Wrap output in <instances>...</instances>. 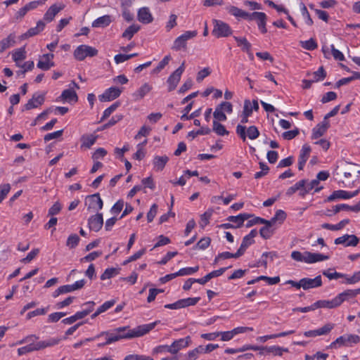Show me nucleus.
I'll list each match as a JSON object with an SVG mask.
<instances>
[{
	"label": "nucleus",
	"mask_w": 360,
	"mask_h": 360,
	"mask_svg": "<svg viewBox=\"0 0 360 360\" xmlns=\"http://www.w3.org/2000/svg\"><path fill=\"white\" fill-rule=\"evenodd\" d=\"M156 325V322L144 324L137 326L131 330L128 326L119 327L112 331H104L96 335V339L101 336L105 337V342H101L98 345L99 347H104L107 345L112 344L122 339H131L134 338L141 337L149 331L153 330Z\"/></svg>",
	"instance_id": "1"
},
{
	"label": "nucleus",
	"mask_w": 360,
	"mask_h": 360,
	"mask_svg": "<svg viewBox=\"0 0 360 360\" xmlns=\"http://www.w3.org/2000/svg\"><path fill=\"white\" fill-rule=\"evenodd\" d=\"M39 340V337L35 335H30L18 342V345L27 344V345L18 349L19 356L33 352L37 350L35 341Z\"/></svg>",
	"instance_id": "2"
},
{
	"label": "nucleus",
	"mask_w": 360,
	"mask_h": 360,
	"mask_svg": "<svg viewBox=\"0 0 360 360\" xmlns=\"http://www.w3.org/2000/svg\"><path fill=\"white\" fill-rule=\"evenodd\" d=\"M360 341V337L357 335L346 334L338 338L330 345V348H337L338 347H351L353 344H357Z\"/></svg>",
	"instance_id": "3"
},
{
	"label": "nucleus",
	"mask_w": 360,
	"mask_h": 360,
	"mask_svg": "<svg viewBox=\"0 0 360 360\" xmlns=\"http://www.w3.org/2000/svg\"><path fill=\"white\" fill-rule=\"evenodd\" d=\"M198 34L196 30L186 31L181 35L178 37L174 41L172 49L174 51H180L181 49H186L187 46V41L195 37Z\"/></svg>",
	"instance_id": "4"
},
{
	"label": "nucleus",
	"mask_w": 360,
	"mask_h": 360,
	"mask_svg": "<svg viewBox=\"0 0 360 360\" xmlns=\"http://www.w3.org/2000/svg\"><path fill=\"white\" fill-rule=\"evenodd\" d=\"M98 50L88 45H79L74 51V57L77 60H84L86 57H94L98 54Z\"/></svg>",
	"instance_id": "5"
},
{
	"label": "nucleus",
	"mask_w": 360,
	"mask_h": 360,
	"mask_svg": "<svg viewBox=\"0 0 360 360\" xmlns=\"http://www.w3.org/2000/svg\"><path fill=\"white\" fill-rule=\"evenodd\" d=\"M236 133L243 141L246 140V136L250 139L254 140L259 136V131L255 126L248 127L246 133V127L243 125L238 124L236 127Z\"/></svg>",
	"instance_id": "6"
},
{
	"label": "nucleus",
	"mask_w": 360,
	"mask_h": 360,
	"mask_svg": "<svg viewBox=\"0 0 360 360\" xmlns=\"http://www.w3.org/2000/svg\"><path fill=\"white\" fill-rule=\"evenodd\" d=\"M213 25L212 34L216 37H226L231 34V29L227 23L221 20H214Z\"/></svg>",
	"instance_id": "7"
},
{
	"label": "nucleus",
	"mask_w": 360,
	"mask_h": 360,
	"mask_svg": "<svg viewBox=\"0 0 360 360\" xmlns=\"http://www.w3.org/2000/svg\"><path fill=\"white\" fill-rule=\"evenodd\" d=\"M184 70L185 62H183L181 65L169 77L167 81L169 91H172L176 89Z\"/></svg>",
	"instance_id": "8"
},
{
	"label": "nucleus",
	"mask_w": 360,
	"mask_h": 360,
	"mask_svg": "<svg viewBox=\"0 0 360 360\" xmlns=\"http://www.w3.org/2000/svg\"><path fill=\"white\" fill-rule=\"evenodd\" d=\"M85 205L87 206L89 211H97L103 208V200L99 193L93 194L87 196Z\"/></svg>",
	"instance_id": "9"
},
{
	"label": "nucleus",
	"mask_w": 360,
	"mask_h": 360,
	"mask_svg": "<svg viewBox=\"0 0 360 360\" xmlns=\"http://www.w3.org/2000/svg\"><path fill=\"white\" fill-rule=\"evenodd\" d=\"M45 93L38 94L35 93L33 94L31 99L25 105L24 109L26 110H31L32 108H38L41 105L45 100Z\"/></svg>",
	"instance_id": "10"
},
{
	"label": "nucleus",
	"mask_w": 360,
	"mask_h": 360,
	"mask_svg": "<svg viewBox=\"0 0 360 360\" xmlns=\"http://www.w3.org/2000/svg\"><path fill=\"white\" fill-rule=\"evenodd\" d=\"M360 193V188L354 191H347L343 190H338L334 191L328 198V201H333L335 199H349L356 196Z\"/></svg>",
	"instance_id": "11"
},
{
	"label": "nucleus",
	"mask_w": 360,
	"mask_h": 360,
	"mask_svg": "<svg viewBox=\"0 0 360 360\" xmlns=\"http://www.w3.org/2000/svg\"><path fill=\"white\" fill-rule=\"evenodd\" d=\"M359 239L355 235L345 234L341 237H339L335 240V244L344 245L345 247L352 246L355 247L358 245Z\"/></svg>",
	"instance_id": "12"
},
{
	"label": "nucleus",
	"mask_w": 360,
	"mask_h": 360,
	"mask_svg": "<svg viewBox=\"0 0 360 360\" xmlns=\"http://www.w3.org/2000/svg\"><path fill=\"white\" fill-rule=\"evenodd\" d=\"M65 8V4L63 3L55 4L51 6L49 9L46 11L44 15V20L46 22H51L55 16L63 8Z\"/></svg>",
	"instance_id": "13"
},
{
	"label": "nucleus",
	"mask_w": 360,
	"mask_h": 360,
	"mask_svg": "<svg viewBox=\"0 0 360 360\" xmlns=\"http://www.w3.org/2000/svg\"><path fill=\"white\" fill-rule=\"evenodd\" d=\"M122 89L117 87H110L99 96V100L102 102L110 101L120 96Z\"/></svg>",
	"instance_id": "14"
},
{
	"label": "nucleus",
	"mask_w": 360,
	"mask_h": 360,
	"mask_svg": "<svg viewBox=\"0 0 360 360\" xmlns=\"http://www.w3.org/2000/svg\"><path fill=\"white\" fill-rule=\"evenodd\" d=\"M103 219L101 213H97L89 217L88 220V225L90 230L94 231H98L103 226Z\"/></svg>",
	"instance_id": "15"
},
{
	"label": "nucleus",
	"mask_w": 360,
	"mask_h": 360,
	"mask_svg": "<svg viewBox=\"0 0 360 360\" xmlns=\"http://www.w3.org/2000/svg\"><path fill=\"white\" fill-rule=\"evenodd\" d=\"M253 20L257 22L259 30L262 34H265L267 32V29L266 27L267 16L263 12H253Z\"/></svg>",
	"instance_id": "16"
},
{
	"label": "nucleus",
	"mask_w": 360,
	"mask_h": 360,
	"mask_svg": "<svg viewBox=\"0 0 360 360\" xmlns=\"http://www.w3.org/2000/svg\"><path fill=\"white\" fill-rule=\"evenodd\" d=\"M54 55L53 53L44 54L37 63V67L43 70H48L54 66L53 59Z\"/></svg>",
	"instance_id": "17"
},
{
	"label": "nucleus",
	"mask_w": 360,
	"mask_h": 360,
	"mask_svg": "<svg viewBox=\"0 0 360 360\" xmlns=\"http://www.w3.org/2000/svg\"><path fill=\"white\" fill-rule=\"evenodd\" d=\"M191 340L189 336H187L185 338H180L179 340L174 341L172 344L170 345L171 354H176L181 349L187 347L191 343Z\"/></svg>",
	"instance_id": "18"
},
{
	"label": "nucleus",
	"mask_w": 360,
	"mask_h": 360,
	"mask_svg": "<svg viewBox=\"0 0 360 360\" xmlns=\"http://www.w3.org/2000/svg\"><path fill=\"white\" fill-rule=\"evenodd\" d=\"M302 288L304 290L320 287L322 285L321 276H317L314 278H304L301 279Z\"/></svg>",
	"instance_id": "19"
},
{
	"label": "nucleus",
	"mask_w": 360,
	"mask_h": 360,
	"mask_svg": "<svg viewBox=\"0 0 360 360\" xmlns=\"http://www.w3.org/2000/svg\"><path fill=\"white\" fill-rule=\"evenodd\" d=\"M329 127V122L328 120H323L313 129L311 139H316L322 136L326 133Z\"/></svg>",
	"instance_id": "20"
},
{
	"label": "nucleus",
	"mask_w": 360,
	"mask_h": 360,
	"mask_svg": "<svg viewBox=\"0 0 360 360\" xmlns=\"http://www.w3.org/2000/svg\"><path fill=\"white\" fill-rule=\"evenodd\" d=\"M41 4H43V1H34L27 4L25 6L19 9V11L15 13V18H22L28 11L37 8L39 5Z\"/></svg>",
	"instance_id": "21"
},
{
	"label": "nucleus",
	"mask_w": 360,
	"mask_h": 360,
	"mask_svg": "<svg viewBox=\"0 0 360 360\" xmlns=\"http://www.w3.org/2000/svg\"><path fill=\"white\" fill-rule=\"evenodd\" d=\"M62 340V338H51L45 340L41 341H35L37 350L39 351L41 349H44L47 347H53L55 345H57L60 343V342Z\"/></svg>",
	"instance_id": "22"
},
{
	"label": "nucleus",
	"mask_w": 360,
	"mask_h": 360,
	"mask_svg": "<svg viewBox=\"0 0 360 360\" xmlns=\"http://www.w3.org/2000/svg\"><path fill=\"white\" fill-rule=\"evenodd\" d=\"M62 340V338H51L45 340L41 341H35L37 350L39 351L41 349H44L47 347H53L55 345H57L60 343V342Z\"/></svg>",
	"instance_id": "23"
},
{
	"label": "nucleus",
	"mask_w": 360,
	"mask_h": 360,
	"mask_svg": "<svg viewBox=\"0 0 360 360\" xmlns=\"http://www.w3.org/2000/svg\"><path fill=\"white\" fill-rule=\"evenodd\" d=\"M45 25V22L43 20H39L36 27L30 28L25 33L20 37V39H25L38 34L44 30Z\"/></svg>",
	"instance_id": "24"
},
{
	"label": "nucleus",
	"mask_w": 360,
	"mask_h": 360,
	"mask_svg": "<svg viewBox=\"0 0 360 360\" xmlns=\"http://www.w3.org/2000/svg\"><path fill=\"white\" fill-rule=\"evenodd\" d=\"M304 262L307 264H313L317 262L324 261L328 259L327 255L320 253H313L310 252H304Z\"/></svg>",
	"instance_id": "25"
},
{
	"label": "nucleus",
	"mask_w": 360,
	"mask_h": 360,
	"mask_svg": "<svg viewBox=\"0 0 360 360\" xmlns=\"http://www.w3.org/2000/svg\"><path fill=\"white\" fill-rule=\"evenodd\" d=\"M227 269H229V267H224V268H221L218 270L212 271V272L207 274L204 277H202L201 278H197L196 283H198L201 285H205L207 282H208L212 278L218 277V276L222 275L226 271V270Z\"/></svg>",
	"instance_id": "26"
},
{
	"label": "nucleus",
	"mask_w": 360,
	"mask_h": 360,
	"mask_svg": "<svg viewBox=\"0 0 360 360\" xmlns=\"http://www.w3.org/2000/svg\"><path fill=\"white\" fill-rule=\"evenodd\" d=\"M138 20L143 24L150 23L153 20V18L148 8L143 7L139 10Z\"/></svg>",
	"instance_id": "27"
},
{
	"label": "nucleus",
	"mask_w": 360,
	"mask_h": 360,
	"mask_svg": "<svg viewBox=\"0 0 360 360\" xmlns=\"http://www.w3.org/2000/svg\"><path fill=\"white\" fill-rule=\"evenodd\" d=\"M360 294V291H359V288L356 290H347L335 297L337 299L338 303L339 306L345 300H349V298H352L356 297L357 295Z\"/></svg>",
	"instance_id": "28"
},
{
	"label": "nucleus",
	"mask_w": 360,
	"mask_h": 360,
	"mask_svg": "<svg viewBox=\"0 0 360 360\" xmlns=\"http://www.w3.org/2000/svg\"><path fill=\"white\" fill-rule=\"evenodd\" d=\"M78 100L76 92L72 89L64 90L61 95L56 99L57 101H63L67 102H77Z\"/></svg>",
	"instance_id": "29"
},
{
	"label": "nucleus",
	"mask_w": 360,
	"mask_h": 360,
	"mask_svg": "<svg viewBox=\"0 0 360 360\" xmlns=\"http://www.w3.org/2000/svg\"><path fill=\"white\" fill-rule=\"evenodd\" d=\"M15 44V35L10 34L7 37L0 41V53L4 52Z\"/></svg>",
	"instance_id": "30"
},
{
	"label": "nucleus",
	"mask_w": 360,
	"mask_h": 360,
	"mask_svg": "<svg viewBox=\"0 0 360 360\" xmlns=\"http://www.w3.org/2000/svg\"><path fill=\"white\" fill-rule=\"evenodd\" d=\"M252 217V215L250 214L243 213L237 216H230L227 218V220L236 223L237 225L235 226V229H236L242 226L244 221Z\"/></svg>",
	"instance_id": "31"
},
{
	"label": "nucleus",
	"mask_w": 360,
	"mask_h": 360,
	"mask_svg": "<svg viewBox=\"0 0 360 360\" xmlns=\"http://www.w3.org/2000/svg\"><path fill=\"white\" fill-rule=\"evenodd\" d=\"M152 89L151 85L148 83L143 84L136 92L133 94V97L136 101L142 99Z\"/></svg>",
	"instance_id": "32"
},
{
	"label": "nucleus",
	"mask_w": 360,
	"mask_h": 360,
	"mask_svg": "<svg viewBox=\"0 0 360 360\" xmlns=\"http://www.w3.org/2000/svg\"><path fill=\"white\" fill-rule=\"evenodd\" d=\"M112 22V18L109 15H105L96 19L92 22L93 27H105Z\"/></svg>",
	"instance_id": "33"
},
{
	"label": "nucleus",
	"mask_w": 360,
	"mask_h": 360,
	"mask_svg": "<svg viewBox=\"0 0 360 360\" xmlns=\"http://www.w3.org/2000/svg\"><path fill=\"white\" fill-rule=\"evenodd\" d=\"M339 304L338 303L336 297L333 298L331 300H319L314 302V307L318 308H328L333 309L338 307Z\"/></svg>",
	"instance_id": "34"
},
{
	"label": "nucleus",
	"mask_w": 360,
	"mask_h": 360,
	"mask_svg": "<svg viewBox=\"0 0 360 360\" xmlns=\"http://www.w3.org/2000/svg\"><path fill=\"white\" fill-rule=\"evenodd\" d=\"M318 184V180L316 179H314L310 182H307V181H306V183H304V190H301L300 192L299 193V195L302 197H304L306 194L308 193L313 188H315L316 192L319 191L321 188H316Z\"/></svg>",
	"instance_id": "35"
},
{
	"label": "nucleus",
	"mask_w": 360,
	"mask_h": 360,
	"mask_svg": "<svg viewBox=\"0 0 360 360\" xmlns=\"http://www.w3.org/2000/svg\"><path fill=\"white\" fill-rule=\"evenodd\" d=\"M169 160L167 155L155 156L153 159L154 169L156 171H162Z\"/></svg>",
	"instance_id": "36"
},
{
	"label": "nucleus",
	"mask_w": 360,
	"mask_h": 360,
	"mask_svg": "<svg viewBox=\"0 0 360 360\" xmlns=\"http://www.w3.org/2000/svg\"><path fill=\"white\" fill-rule=\"evenodd\" d=\"M268 223H263L265 226L262 227L259 230L260 236L264 239H269L274 233V229H272L274 226L271 222L267 220Z\"/></svg>",
	"instance_id": "37"
},
{
	"label": "nucleus",
	"mask_w": 360,
	"mask_h": 360,
	"mask_svg": "<svg viewBox=\"0 0 360 360\" xmlns=\"http://www.w3.org/2000/svg\"><path fill=\"white\" fill-rule=\"evenodd\" d=\"M83 306H89V309H84V310L81 311H77L75 314V316L77 317V319H82L89 315L93 310L95 306V302L90 301L85 302Z\"/></svg>",
	"instance_id": "38"
},
{
	"label": "nucleus",
	"mask_w": 360,
	"mask_h": 360,
	"mask_svg": "<svg viewBox=\"0 0 360 360\" xmlns=\"http://www.w3.org/2000/svg\"><path fill=\"white\" fill-rule=\"evenodd\" d=\"M140 29V25L137 24H133L125 30V31L122 33V37L127 39H131L134 35L139 31Z\"/></svg>",
	"instance_id": "39"
},
{
	"label": "nucleus",
	"mask_w": 360,
	"mask_h": 360,
	"mask_svg": "<svg viewBox=\"0 0 360 360\" xmlns=\"http://www.w3.org/2000/svg\"><path fill=\"white\" fill-rule=\"evenodd\" d=\"M96 138L97 136L93 134L83 135L81 137L82 147L91 148L95 143Z\"/></svg>",
	"instance_id": "40"
},
{
	"label": "nucleus",
	"mask_w": 360,
	"mask_h": 360,
	"mask_svg": "<svg viewBox=\"0 0 360 360\" xmlns=\"http://www.w3.org/2000/svg\"><path fill=\"white\" fill-rule=\"evenodd\" d=\"M349 223V220L347 219H343V220L340 221L337 224H327V223L323 224L322 227L323 229L330 230V231H338V230L342 229L346 224H347Z\"/></svg>",
	"instance_id": "41"
},
{
	"label": "nucleus",
	"mask_w": 360,
	"mask_h": 360,
	"mask_svg": "<svg viewBox=\"0 0 360 360\" xmlns=\"http://www.w3.org/2000/svg\"><path fill=\"white\" fill-rule=\"evenodd\" d=\"M286 213L283 210H278L276 212L275 215L268 221L273 225H274L276 222H278V224H281L286 219Z\"/></svg>",
	"instance_id": "42"
},
{
	"label": "nucleus",
	"mask_w": 360,
	"mask_h": 360,
	"mask_svg": "<svg viewBox=\"0 0 360 360\" xmlns=\"http://www.w3.org/2000/svg\"><path fill=\"white\" fill-rule=\"evenodd\" d=\"M304 183H306V180H304V179H302V180L297 182L295 185L290 187L287 190L286 195L288 196H290L298 191L300 193L301 190H304Z\"/></svg>",
	"instance_id": "43"
},
{
	"label": "nucleus",
	"mask_w": 360,
	"mask_h": 360,
	"mask_svg": "<svg viewBox=\"0 0 360 360\" xmlns=\"http://www.w3.org/2000/svg\"><path fill=\"white\" fill-rule=\"evenodd\" d=\"M238 46H240L243 51L248 53L251 49L250 43L245 37H234Z\"/></svg>",
	"instance_id": "44"
},
{
	"label": "nucleus",
	"mask_w": 360,
	"mask_h": 360,
	"mask_svg": "<svg viewBox=\"0 0 360 360\" xmlns=\"http://www.w3.org/2000/svg\"><path fill=\"white\" fill-rule=\"evenodd\" d=\"M255 240L254 239H250V238H248L247 236H245L243 238V241H242V243L239 248V249L238 250V255H240V256H242L245 250H247V248L250 245H252V243H254Z\"/></svg>",
	"instance_id": "45"
},
{
	"label": "nucleus",
	"mask_w": 360,
	"mask_h": 360,
	"mask_svg": "<svg viewBox=\"0 0 360 360\" xmlns=\"http://www.w3.org/2000/svg\"><path fill=\"white\" fill-rule=\"evenodd\" d=\"M240 255H238V251L235 253H231L229 252H224L221 253H219L217 256H216L214 263L217 264L219 262L221 259H227L230 258H238L240 257Z\"/></svg>",
	"instance_id": "46"
},
{
	"label": "nucleus",
	"mask_w": 360,
	"mask_h": 360,
	"mask_svg": "<svg viewBox=\"0 0 360 360\" xmlns=\"http://www.w3.org/2000/svg\"><path fill=\"white\" fill-rule=\"evenodd\" d=\"M213 131L219 136H224L229 134V131L226 129L225 127L219 122L213 121Z\"/></svg>",
	"instance_id": "47"
},
{
	"label": "nucleus",
	"mask_w": 360,
	"mask_h": 360,
	"mask_svg": "<svg viewBox=\"0 0 360 360\" xmlns=\"http://www.w3.org/2000/svg\"><path fill=\"white\" fill-rule=\"evenodd\" d=\"M265 349L268 352L272 353L275 356H282L283 352H288V348H283L279 346H271L266 347Z\"/></svg>",
	"instance_id": "48"
},
{
	"label": "nucleus",
	"mask_w": 360,
	"mask_h": 360,
	"mask_svg": "<svg viewBox=\"0 0 360 360\" xmlns=\"http://www.w3.org/2000/svg\"><path fill=\"white\" fill-rule=\"evenodd\" d=\"M13 59L15 62L23 60L26 58V51L25 48H20L15 50L13 53Z\"/></svg>",
	"instance_id": "49"
},
{
	"label": "nucleus",
	"mask_w": 360,
	"mask_h": 360,
	"mask_svg": "<svg viewBox=\"0 0 360 360\" xmlns=\"http://www.w3.org/2000/svg\"><path fill=\"white\" fill-rule=\"evenodd\" d=\"M326 77V72L323 68V67H320L317 71H315L312 73V79L313 81L319 82L323 79Z\"/></svg>",
	"instance_id": "50"
},
{
	"label": "nucleus",
	"mask_w": 360,
	"mask_h": 360,
	"mask_svg": "<svg viewBox=\"0 0 360 360\" xmlns=\"http://www.w3.org/2000/svg\"><path fill=\"white\" fill-rule=\"evenodd\" d=\"M300 44L303 49L309 51H313L318 46L317 43L312 38L307 41H300Z\"/></svg>",
	"instance_id": "51"
},
{
	"label": "nucleus",
	"mask_w": 360,
	"mask_h": 360,
	"mask_svg": "<svg viewBox=\"0 0 360 360\" xmlns=\"http://www.w3.org/2000/svg\"><path fill=\"white\" fill-rule=\"evenodd\" d=\"M300 10L303 18L305 19L306 24L308 25L309 26L312 25L314 23L313 20L311 19L310 14L308 12L307 8L304 4H301Z\"/></svg>",
	"instance_id": "52"
},
{
	"label": "nucleus",
	"mask_w": 360,
	"mask_h": 360,
	"mask_svg": "<svg viewBox=\"0 0 360 360\" xmlns=\"http://www.w3.org/2000/svg\"><path fill=\"white\" fill-rule=\"evenodd\" d=\"M213 115H214L215 120L217 122L218 121H221V122L226 121L227 119L226 115L223 112V110L219 105H217V108H215Z\"/></svg>",
	"instance_id": "53"
},
{
	"label": "nucleus",
	"mask_w": 360,
	"mask_h": 360,
	"mask_svg": "<svg viewBox=\"0 0 360 360\" xmlns=\"http://www.w3.org/2000/svg\"><path fill=\"white\" fill-rule=\"evenodd\" d=\"M79 238L77 234H71L67 240L66 245L70 248H75L79 243Z\"/></svg>",
	"instance_id": "54"
},
{
	"label": "nucleus",
	"mask_w": 360,
	"mask_h": 360,
	"mask_svg": "<svg viewBox=\"0 0 360 360\" xmlns=\"http://www.w3.org/2000/svg\"><path fill=\"white\" fill-rule=\"evenodd\" d=\"M200 300V297H199L181 299V302L182 308H184V307H188V306H194L199 302Z\"/></svg>",
	"instance_id": "55"
},
{
	"label": "nucleus",
	"mask_w": 360,
	"mask_h": 360,
	"mask_svg": "<svg viewBox=\"0 0 360 360\" xmlns=\"http://www.w3.org/2000/svg\"><path fill=\"white\" fill-rule=\"evenodd\" d=\"M199 269V266H196L195 267H186L182 268L179 271H177V274L179 276H186V275H191Z\"/></svg>",
	"instance_id": "56"
},
{
	"label": "nucleus",
	"mask_w": 360,
	"mask_h": 360,
	"mask_svg": "<svg viewBox=\"0 0 360 360\" xmlns=\"http://www.w3.org/2000/svg\"><path fill=\"white\" fill-rule=\"evenodd\" d=\"M170 59V56H165V58L159 63L158 66L153 70V73L157 74L160 72L169 63Z\"/></svg>",
	"instance_id": "57"
},
{
	"label": "nucleus",
	"mask_w": 360,
	"mask_h": 360,
	"mask_svg": "<svg viewBox=\"0 0 360 360\" xmlns=\"http://www.w3.org/2000/svg\"><path fill=\"white\" fill-rule=\"evenodd\" d=\"M117 273L118 271L115 268L106 269L101 276V279L103 281L109 279L115 276Z\"/></svg>",
	"instance_id": "58"
},
{
	"label": "nucleus",
	"mask_w": 360,
	"mask_h": 360,
	"mask_svg": "<svg viewBox=\"0 0 360 360\" xmlns=\"http://www.w3.org/2000/svg\"><path fill=\"white\" fill-rule=\"evenodd\" d=\"M211 74V70L210 68H204L202 70H200L196 77V80L198 82H202L206 77L209 76Z\"/></svg>",
	"instance_id": "59"
},
{
	"label": "nucleus",
	"mask_w": 360,
	"mask_h": 360,
	"mask_svg": "<svg viewBox=\"0 0 360 360\" xmlns=\"http://www.w3.org/2000/svg\"><path fill=\"white\" fill-rule=\"evenodd\" d=\"M39 252V250L38 248L33 249L30 252L28 253L26 257L22 259L20 262L25 264L29 263L36 257Z\"/></svg>",
	"instance_id": "60"
},
{
	"label": "nucleus",
	"mask_w": 360,
	"mask_h": 360,
	"mask_svg": "<svg viewBox=\"0 0 360 360\" xmlns=\"http://www.w3.org/2000/svg\"><path fill=\"white\" fill-rule=\"evenodd\" d=\"M119 106L118 103H115L112 104L109 108L105 109L103 112V115L101 117V121L104 120L105 119L108 118Z\"/></svg>",
	"instance_id": "61"
},
{
	"label": "nucleus",
	"mask_w": 360,
	"mask_h": 360,
	"mask_svg": "<svg viewBox=\"0 0 360 360\" xmlns=\"http://www.w3.org/2000/svg\"><path fill=\"white\" fill-rule=\"evenodd\" d=\"M10 190L11 186L9 184L0 185V202L6 198Z\"/></svg>",
	"instance_id": "62"
},
{
	"label": "nucleus",
	"mask_w": 360,
	"mask_h": 360,
	"mask_svg": "<svg viewBox=\"0 0 360 360\" xmlns=\"http://www.w3.org/2000/svg\"><path fill=\"white\" fill-rule=\"evenodd\" d=\"M211 239L209 237H205L200 239L196 244L197 248L205 250L210 245Z\"/></svg>",
	"instance_id": "63"
},
{
	"label": "nucleus",
	"mask_w": 360,
	"mask_h": 360,
	"mask_svg": "<svg viewBox=\"0 0 360 360\" xmlns=\"http://www.w3.org/2000/svg\"><path fill=\"white\" fill-rule=\"evenodd\" d=\"M124 360H153L150 356L139 354L127 355Z\"/></svg>",
	"instance_id": "64"
}]
</instances>
